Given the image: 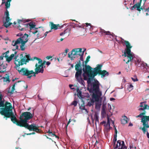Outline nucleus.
<instances>
[{"mask_svg": "<svg viewBox=\"0 0 149 149\" xmlns=\"http://www.w3.org/2000/svg\"><path fill=\"white\" fill-rule=\"evenodd\" d=\"M85 26H86V29L87 30H91L92 28V26L90 23H86L85 24Z\"/></svg>", "mask_w": 149, "mask_h": 149, "instance_id": "34", "label": "nucleus"}, {"mask_svg": "<svg viewBox=\"0 0 149 149\" xmlns=\"http://www.w3.org/2000/svg\"><path fill=\"white\" fill-rule=\"evenodd\" d=\"M141 61L139 59H136V60H134V63L135 65L136 66H138V64L141 63Z\"/></svg>", "mask_w": 149, "mask_h": 149, "instance_id": "38", "label": "nucleus"}, {"mask_svg": "<svg viewBox=\"0 0 149 149\" xmlns=\"http://www.w3.org/2000/svg\"><path fill=\"white\" fill-rule=\"evenodd\" d=\"M149 121V116H143L141 119V122L143 123V127L142 128H140V129L142 130L144 134H145L146 132V128H149V125L148 122Z\"/></svg>", "mask_w": 149, "mask_h": 149, "instance_id": "12", "label": "nucleus"}, {"mask_svg": "<svg viewBox=\"0 0 149 149\" xmlns=\"http://www.w3.org/2000/svg\"><path fill=\"white\" fill-rule=\"evenodd\" d=\"M33 116V113H31L29 112H23L20 116L19 119L23 125H24L28 123V120L32 118Z\"/></svg>", "mask_w": 149, "mask_h": 149, "instance_id": "6", "label": "nucleus"}, {"mask_svg": "<svg viewBox=\"0 0 149 149\" xmlns=\"http://www.w3.org/2000/svg\"><path fill=\"white\" fill-rule=\"evenodd\" d=\"M20 44L19 42L18 39L16 40V41H13L12 42V45L13 46L15 47L16 49H18L19 47L17 45V44Z\"/></svg>", "mask_w": 149, "mask_h": 149, "instance_id": "24", "label": "nucleus"}, {"mask_svg": "<svg viewBox=\"0 0 149 149\" xmlns=\"http://www.w3.org/2000/svg\"><path fill=\"white\" fill-rule=\"evenodd\" d=\"M20 48L21 50L23 51L25 50V47L24 46L20 45Z\"/></svg>", "mask_w": 149, "mask_h": 149, "instance_id": "53", "label": "nucleus"}, {"mask_svg": "<svg viewBox=\"0 0 149 149\" xmlns=\"http://www.w3.org/2000/svg\"><path fill=\"white\" fill-rule=\"evenodd\" d=\"M37 29H31L29 30V31L30 32H32V33L34 34H35L38 32V31L37 30Z\"/></svg>", "mask_w": 149, "mask_h": 149, "instance_id": "36", "label": "nucleus"}, {"mask_svg": "<svg viewBox=\"0 0 149 149\" xmlns=\"http://www.w3.org/2000/svg\"><path fill=\"white\" fill-rule=\"evenodd\" d=\"M6 76L5 77H3V81L6 82L8 81V82H10V79H9V75L6 74Z\"/></svg>", "mask_w": 149, "mask_h": 149, "instance_id": "33", "label": "nucleus"}, {"mask_svg": "<svg viewBox=\"0 0 149 149\" xmlns=\"http://www.w3.org/2000/svg\"><path fill=\"white\" fill-rule=\"evenodd\" d=\"M115 148H118V149H127V147L125 145L124 142L123 141L119 140L117 141V144Z\"/></svg>", "mask_w": 149, "mask_h": 149, "instance_id": "15", "label": "nucleus"}, {"mask_svg": "<svg viewBox=\"0 0 149 149\" xmlns=\"http://www.w3.org/2000/svg\"><path fill=\"white\" fill-rule=\"evenodd\" d=\"M67 54L65 53V52H64L63 53H62L61 54H60L58 55L59 56H61L62 57H63L64 56H65L67 55Z\"/></svg>", "mask_w": 149, "mask_h": 149, "instance_id": "42", "label": "nucleus"}, {"mask_svg": "<svg viewBox=\"0 0 149 149\" xmlns=\"http://www.w3.org/2000/svg\"><path fill=\"white\" fill-rule=\"evenodd\" d=\"M79 108L82 110H85L87 111V110L85 108L84 101H83V104L80 106Z\"/></svg>", "mask_w": 149, "mask_h": 149, "instance_id": "40", "label": "nucleus"}, {"mask_svg": "<svg viewBox=\"0 0 149 149\" xmlns=\"http://www.w3.org/2000/svg\"><path fill=\"white\" fill-rule=\"evenodd\" d=\"M105 33V35H110V34H111V33L109 31H106Z\"/></svg>", "mask_w": 149, "mask_h": 149, "instance_id": "57", "label": "nucleus"}, {"mask_svg": "<svg viewBox=\"0 0 149 149\" xmlns=\"http://www.w3.org/2000/svg\"><path fill=\"white\" fill-rule=\"evenodd\" d=\"M141 3L140 2H139L135 4L133 6L131 7V9L132 10H133L134 9L136 8L137 10L139 11H140V7L141 6Z\"/></svg>", "mask_w": 149, "mask_h": 149, "instance_id": "20", "label": "nucleus"}, {"mask_svg": "<svg viewBox=\"0 0 149 149\" xmlns=\"http://www.w3.org/2000/svg\"><path fill=\"white\" fill-rule=\"evenodd\" d=\"M143 12H146V11H148V8H144V10H143Z\"/></svg>", "mask_w": 149, "mask_h": 149, "instance_id": "60", "label": "nucleus"}, {"mask_svg": "<svg viewBox=\"0 0 149 149\" xmlns=\"http://www.w3.org/2000/svg\"><path fill=\"white\" fill-rule=\"evenodd\" d=\"M132 47V46H130L127 43L126 45V53L127 55L126 54V53H124L125 56H127L129 59L127 62H126V63H128L130 61H133V57L132 54L131 53V49Z\"/></svg>", "mask_w": 149, "mask_h": 149, "instance_id": "10", "label": "nucleus"}, {"mask_svg": "<svg viewBox=\"0 0 149 149\" xmlns=\"http://www.w3.org/2000/svg\"><path fill=\"white\" fill-rule=\"evenodd\" d=\"M46 65H49L51 63L49 61L46 62Z\"/></svg>", "mask_w": 149, "mask_h": 149, "instance_id": "62", "label": "nucleus"}, {"mask_svg": "<svg viewBox=\"0 0 149 149\" xmlns=\"http://www.w3.org/2000/svg\"><path fill=\"white\" fill-rule=\"evenodd\" d=\"M22 127L27 128L30 131L33 130L38 133L40 132V130L38 129V127L36 126L35 124L33 123L31 125H29L27 123L24 125H23Z\"/></svg>", "mask_w": 149, "mask_h": 149, "instance_id": "13", "label": "nucleus"}, {"mask_svg": "<svg viewBox=\"0 0 149 149\" xmlns=\"http://www.w3.org/2000/svg\"><path fill=\"white\" fill-rule=\"evenodd\" d=\"M53 57L52 56H48L46 57V58L48 60H49L51 58H52Z\"/></svg>", "mask_w": 149, "mask_h": 149, "instance_id": "58", "label": "nucleus"}, {"mask_svg": "<svg viewBox=\"0 0 149 149\" xmlns=\"http://www.w3.org/2000/svg\"><path fill=\"white\" fill-rule=\"evenodd\" d=\"M114 100H115V99L111 97L110 98V101H113Z\"/></svg>", "mask_w": 149, "mask_h": 149, "instance_id": "63", "label": "nucleus"}, {"mask_svg": "<svg viewBox=\"0 0 149 149\" xmlns=\"http://www.w3.org/2000/svg\"><path fill=\"white\" fill-rule=\"evenodd\" d=\"M90 58V56H88L86 58V60L85 61V65H87V63L89 61V59Z\"/></svg>", "mask_w": 149, "mask_h": 149, "instance_id": "47", "label": "nucleus"}, {"mask_svg": "<svg viewBox=\"0 0 149 149\" xmlns=\"http://www.w3.org/2000/svg\"><path fill=\"white\" fill-rule=\"evenodd\" d=\"M14 63L15 65V68L18 71L19 74L23 76H26L27 78L31 79L33 75H31L33 74L34 72L33 70H29L27 68H20L19 66L26 64V63L29 62L30 60H32L29 54L25 55L23 56L22 54L20 55L19 56L18 55L15 56L14 57Z\"/></svg>", "mask_w": 149, "mask_h": 149, "instance_id": "1", "label": "nucleus"}, {"mask_svg": "<svg viewBox=\"0 0 149 149\" xmlns=\"http://www.w3.org/2000/svg\"><path fill=\"white\" fill-rule=\"evenodd\" d=\"M95 80V82L92 83V87L90 88H88V90L90 93H101L99 91V82L97 80Z\"/></svg>", "mask_w": 149, "mask_h": 149, "instance_id": "8", "label": "nucleus"}, {"mask_svg": "<svg viewBox=\"0 0 149 149\" xmlns=\"http://www.w3.org/2000/svg\"><path fill=\"white\" fill-rule=\"evenodd\" d=\"M107 126H110V120H109V118L108 117V118H107Z\"/></svg>", "mask_w": 149, "mask_h": 149, "instance_id": "52", "label": "nucleus"}, {"mask_svg": "<svg viewBox=\"0 0 149 149\" xmlns=\"http://www.w3.org/2000/svg\"><path fill=\"white\" fill-rule=\"evenodd\" d=\"M27 24H29V23H27L25 24H23L25 26L24 27L25 28H24V30H28L29 31V26H27Z\"/></svg>", "mask_w": 149, "mask_h": 149, "instance_id": "43", "label": "nucleus"}, {"mask_svg": "<svg viewBox=\"0 0 149 149\" xmlns=\"http://www.w3.org/2000/svg\"><path fill=\"white\" fill-rule=\"evenodd\" d=\"M84 50L82 54L79 56H80V60L82 61H83V56L84 54Z\"/></svg>", "mask_w": 149, "mask_h": 149, "instance_id": "49", "label": "nucleus"}, {"mask_svg": "<svg viewBox=\"0 0 149 149\" xmlns=\"http://www.w3.org/2000/svg\"><path fill=\"white\" fill-rule=\"evenodd\" d=\"M94 101L93 100L91 99H90V101H89L86 106L89 107H91V106H93L94 104Z\"/></svg>", "mask_w": 149, "mask_h": 149, "instance_id": "32", "label": "nucleus"}, {"mask_svg": "<svg viewBox=\"0 0 149 149\" xmlns=\"http://www.w3.org/2000/svg\"><path fill=\"white\" fill-rule=\"evenodd\" d=\"M101 102H95V109L97 110L100 109L101 106Z\"/></svg>", "mask_w": 149, "mask_h": 149, "instance_id": "27", "label": "nucleus"}, {"mask_svg": "<svg viewBox=\"0 0 149 149\" xmlns=\"http://www.w3.org/2000/svg\"><path fill=\"white\" fill-rule=\"evenodd\" d=\"M2 95L1 94H0V113L2 115V112L4 111V109L6 107L12 108L11 104L8 102H6L5 104L4 103V101L2 100Z\"/></svg>", "mask_w": 149, "mask_h": 149, "instance_id": "11", "label": "nucleus"}, {"mask_svg": "<svg viewBox=\"0 0 149 149\" xmlns=\"http://www.w3.org/2000/svg\"><path fill=\"white\" fill-rule=\"evenodd\" d=\"M83 52L82 51V49L81 48H76V57H78L82 54Z\"/></svg>", "mask_w": 149, "mask_h": 149, "instance_id": "21", "label": "nucleus"}, {"mask_svg": "<svg viewBox=\"0 0 149 149\" xmlns=\"http://www.w3.org/2000/svg\"><path fill=\"white\" fill-rule=\"evenodd\" d=\"M74 95H77V96L80 99H81L82 100H83L84 97H83V96L82 95V94H74Z\"/></svg>", "mask_w": 149, "mask_h": 149, "instance_id": "41", "label": "nucleus"}, {"mask_svg": "<svg viewBox=\"0 0 149 149\" xmlns=\"http://www.w3.org/2000/svg\"><path fill=\"white\" fill-rule=\"evenodd\" d=\"M68 57L70 58L71 60L74 59L76 57V49H73L68 54Z\"/></svg>", "mask_w": 149, "mask_h": 149, "instance_id": "17", "label": "nucleus"}, {"mask_svg": "<svg viewBox=\"0 0 149 149\" xmlns=\"http://www.w3.org/2000/svg\"><path fill=\"white\" fill-rule=\"evenodd\" d=\"M75 70L77 71L75 73V77L79 83L83 84L84 81L81 77L82 69L80 60L75 65Z\"/></svg>", "mask_w": 149, "mask_h": 149, "instance_id": "4", "label": "nucleus"}, {"mask_svg": "<svg viewBox=\"0 0 149 149\" xmlns=\"http://www.w3.org/2000/svg\"><path fill=\"white\" fill-rule=\"evenodd\" d=\"M133 86L132 84H130L128 85L127 88L128 90L129 91H130L133 89Z\"/></svg>", "mask_w": 149, "mask_h": 149, "instance_id": "37", "label": "nucleus"}, {"mask_svg": "<svg viewBox=\"0 0 149 149\" xmlns=\"http://www.w3.org/2000/svg\"><path fill=\"white\" fill-rule=\"evenodd\" d=\"M22 23H24V22L22 20L18 19V23L19 24V25L18 26V28L19 30L21 31L24 30V29L23 28H22L21 26L20 25V24H22Z\"/></svg>", "mask_w": 149, "mask_h": 149, "instance_id": "25", "label": "nucleus"}, {"mask_svg": "<svg viewBox=\"0 0 149 149\" xmlns=\"http://www.w3.org/2000/svg\"><path fill=\"white\" fill-rule=\"evenodd\" d=\"M113 127H114V130H115V134L117 135V131L116 130V129L114 125Z\"/></svg>", "mask_w": 149, "mask_h": 149, "instance_id": "56", "label": "nucleus"}, {"mask_svg": "<svg viewBox=\"0 0 149 149\" xmlns=\"http://www.w3.org/2000/svg\"><path fill=\"white\" fill-rule=\"evenodd\" d=\"M16 84L17 82H16L13 85L11 90H10V88H9L8 90V93H13L14 91L15 90V85Z\"/></svg>", "mask_w": 149, "mask_h": 149, "instance_id": "28", "label": "nucleus"}, {"mask_svg": "<svg viewBox=\"0 0 149 149\" xmlns=\"http://www.w3.org/2000/svg\"><path fill=\"white\" fill-rule=\"evenodd\" d=\"M77 102L75 101L74 100L71 103V105H74V107H76L77 106Z\"/></svg>", "mask_w": 149, "mask_h": 149, "instance_id": "46", "label": "nucleus"}, {"mask_svg": "<svg viewBox=\"0 0 149 149\" xmlns=\"http://www.w3.org/2000/svg\"><path fill=\"white\" fill-rule=\"evenodd\" d=\"M121 42L124 45H123V43H124L126 47V45H127V43L130 46H131L130 45V43L128 41L124 40V39L122 38H121Z\"/></svg>", "mask_w": 149, "mask_h": 149, "instance_id": "30", "label": "nucleus"}, {"mask_svg": "<svg viewBox=\"0 0 149 149\" xmlns=\"http://www.w3.org/2000/svg\"><path fill=\"white\" fill-rule=\"evenodd\" d=\"M146 102H141L140 103V105L138 107V110L139 111L143 110V112L140 113L139 115L136 116V117H139L142 118L144 115L146 114V111H145L146 109H149V106L146 104Z\"/></svg>", "mask_w": 149, "mask_h": 149, "instance_id": "9", "label": "nucleus"}, {"mask_svg": "<svg viewBox=\"0 0 149 149\" xmlns=\"http://www.w3.org/2000/svg\"><path fill=\"white\" fill-rule=\"evenodd\" d=\"M10 3H9L8 2V0H7V1L5 3V6L6 8H8L10 7Z\"/></svg>", "mask_w": 149, "mask_h": 149, "instance_id": "45", "label": "nucleus"}, {"mask_svg": "<svg viewBox=\"0 0 149 149\" xmlns=\"http://www.w3.org/2000/svg\"><path fill=\"white\" fill-rule=\"evenodd\" d=\"M49 24L50 26L51 27V30L52 29L56 30L58 29V27H60V26L59 24H54L52 22H49Z\"/></svg>", "mask_w": 149, "mask_h": 149, "instance_id": "19", "label": "nucleus"}, {"mask_svg": "<svg viewBox=\"0 0 149 149\" xmlns=\"http://www.w3.org/2000/svg\"><path fill=\"white\" fill-rule=\"evenodd\" d=\"M61 59V60H62V58L61 56H59V58H58L57 60L59 62V59Z\"/></svg>", "mask_w": 149, "mask_h": 149, "instance_id": "61", "label": "nucleus"}, {"mask_svg": "<svg viewBox=\"0 0 149 149\" xmlns=\"http://www.w3.org/2000/svg\"><path fill=\"white\" fill-rule=\"evenodd\" d=\"M72 121H74V122H75V120H71L70 119L69 120V121H68V123H67V125H66L65 126V127L66 128H67V127L68 126V125L69 124V123H70V122Z\"/></svg>", "mask_w": 149, "mask_h": 149, "instance_id": "50", "label": "nucleus"}, {"mask_svg": "<svg viewBox=\"0 0 149 149\" xmlns=\"http://www.w3.org/2000/svg\"><path fill=\"white\" fill-rule=\"evenodd\" d=\"M100 33H105L106 31L103 29H102L101 28H100Z\"/></svg>", "mask_w": 149, "mask_h": 149, "instance_id": "54", "label": "nucleus"}, {"mask_svg": "<svg viewBox=\"0 0 149 149\" xmlns=\"http://www.w3.org/2000/svg\"><path fill=\"white\" fill-rule=\"evenodd\" d=\"M67 33H68L67 36H69V33L68 30L67 29H65L63 32L61 33L60 34V35L61 36H62Z\"/></svg>", "mask_w": 149, "mask_h": 149, "instance_id": "35", "label": "nucleus"}, {"mask_svg": "<svg viewBox=\"0 0 149 149\" xmlns=\"http://www.w3.org/2000/svg\"><path fill=\"white\" fill-rule=\"evenodd\" d=\"M4 111L2 113V115L4 116L3 118H6V119L7 120V118H10L11 121L14 124L20 127H22L23 125L20 122V120L18 121L16 116L14 115V113L13 112V108L6 107L4 109Z\"/></svg>", "mask_w": 149, "mask_h": 149, "instance_id": "3", "label": "nucleus"}, {"mask_svg": "<svg viewBox=\"0 0 149 149\" xmlns=\"http://www.w3.org/2000/svg\"><path fill=\"white\" fill-rule=\"evenodd\" d=\"M117 135H114L113 139V143L114 144V145H115L116 144V143L117 140Z\"/></svg>", "mask_w": 149, "mask_h": 149, "instance_id": "44", "label": "nucleus"}, {"mask_svg": "<svg viewBox=\"0 0 149 149\" xmlns=\"http://www.w3.org/2000/svg\"><path fill=\"white\" fill-rule=\"evenodd\" d=\"M127 118L126 116H124L122 117V119H121V123L123 124H125L127 122Z\"/></svg>", "mask_w": 149, "mask_h": 149, "instance_id": "26", "label": "nucleus"}, {"mask_svg": "<svg viewBox=\"0 0 149 149\" xmlns=\"http://www.w3.org/2000/svg\"><path fill=\"white\" fill-rule=\"evenodd\" d=\"M28 34L25 33L23 36L18 38V39L20 43L21 42L24 41H26L27 42L28 40Z\"/></svg>", "mask_w": 149, "mask_h": 149, "instance_id": "18", "label": "nucleus"}, {"mask_svg": "<svg viewBox=\"0 0 149 149\" xmlns=\"http://www.w3.org/2000/svg\"><path fill=\"white\" fill-rule=\"evenodd\" d=\"M83 68L82 70L84 73L82 74L84 80H87L88 84H91L92 80L96 75L94 76L95 74L93 68L89 65H84V62H83Z\"/></svg>", "mask_w": 149, "mask_h": 149, "instance_id": "2", "label": "nucleus"}, {"mask_svg": "<svg viewBox=\"0 0 149 149\" xmlns=\"http://www.w3.org/2000/svg\"><path fill=\"white\" fill-rule=\"evenodd\" d=\"M14 56V54H11L10 56L8 55L5 54V58H6V61L8 63L10 62L13 59V57Z\"/></svg>", "mask_w": 149, "mask_h": 149, "instance_id": "23", "label": "nucleus"}, {"mask_svg": "<svg viewBox=\"0 0 149 149\" xmlns=\"http://www.w3.org/2000/svg\"><path fill=\"white\" fill-rule=\"evenodd\" d=\"M6 67L3 64L0 65V70L1 72H4L6 71Z\"/></svg>", "mask_w": 149, "mask_h": 149, "instance_id": "29", "label": "nucleus"}, {"mask_svg": "<svg viewBox=\"0 0 149 149\" xmlns=\"http://www.w3.org/2000/svg\"><path fill=\"white\" fill-rule=\"evenodd\" d=\"M69 86L70 89L73 90L74 91L75 90H76L77 92V93H81V92L79 90L78 87H76L75 88V86H74L73 85L71 84H70L69 85Z\"/></svg>", "mask_w": 149, "mask_h": 149, "instance_id": "22", "label": "nucleus"}, {"mask_svg": "<svg viewBox=\"0 0 149 149\" xmlns=\"http://www.w3.org/2000/svg\"><path fill=\"white\" fill-rule=\"evenodd\" d=\"M36 59L38 61V63L40 64L38 65L37 63H36L35 65V72L33 73V76L35 77L36 76V74H37L39 73H42L44 72V67L43 65L45 63V61H44L43 63H42V60L40 58H38L37 57H34V59Z\"/></svg>", "mask_w": 149, "mask_h": 149, "instance_id": "5", "label": "nucleus"}, {"mask_svg": "<svg viewBox=\"0 0 149 149\" xmlns=\"http://www.w3.org/2000/svg\"><path fill=\"white\" fill-rule=\"evenodd\" d=\"M102 65H97L95 68H93L95 74V75H97V74L101 75V77H103L106 75L108 76L109 74V72L107 71L104 70H102L101 69Z\"/></svg>", "mask_w": 149, "mask_h": 149, "instance_id": "7", "label": "nucleus"}, {"mask_svg": "<svg viewBox=\"0 0 149 149\" xmlns=\"http://www.w3.org/2000/svg\"><path fill=\"white\" fill-rule=\"evenodd\" d=\"M5 15H6V22H3V25L6 28H7L9 26H10L12 24V23L11 22H8L9 21L11 20V19H10L9 17V12L7 10H6V11L5 12Z\"/></svg>", "mask_w": 149, "mask_h": 149, "instance_id": "14", "label": "nucleus"}, {"mask_svg": "<svg viewBox=\"0 0 149 149\" xmlns=\"http://www.w3.org/2000/svg\"><path fill=\"white\" fill-rule=\"evenodd\" d=\"M27 26H29V30L31 29H38V28H35V25L33 23L31 22L29 23V24H27Z\"/></svg>", "mask_w": 149, "mask_h": 149, "instance_id": "31", "label": "nucleus"}, {"mask_svg": "<svg viewBox=\"0 0 149 149\" xmlns=\"http://www.w3.org/2000/svg\"><path fill=\"white\" fill-rule=\"evenodd\" d=\"M131 78L132 80L134 81H138V79L137 78L134 79V78L132 77Z\"/></svg>", "mask_w": 149, "mask_h": 149, "instance_id": "59", "label": "nucleus"}, {"mask_svg": "<svg viewBox=\"0 0 149 149\" xmlns=\"http://www.w3.org/2000/svg\"><path fill=\"white\" fill-rule=\"evenodd\" d=\"M101 95L102 94H92V98L91 99L94 100V102H98Z\"/></svg>", "mask_w": 149, "mask_h": 149, "instance_id": "16", "label": "nucleus"}, {"mask_svg": "<svg viewBox=\"0 0 149 149\" xmlns=\"http://www.w3.org/2000/svg\"><path fill=\"white\" fill-rule=\"evenodd\" d=\"M141 65L143 66L144 67L146 65L147 66V64L145 63H143L141 61V63H140Z\"/></svg>", "mask_w": 149, "mask_h": 149, "instance_id": "51", "label": "nucleus"}, {"mask_svg": "<svg viewBox=\"0 0 149 149\" xmlns=\"http://www.w3.org/2000/svg\"><path fill=\"white\" fill-rule=\"evenodd\" d=\"M94 117L95 119V120L96 121H98V116L96 113H95L94 114Z\"/></svg>", "mask_w": 149, "mask_h": 149, "instance_id": "48", "label": "nucleus"}, {"mask_svg": "<svg viewBox=\"0 0 149 149\" xmlns=\"http://www.w3.org/2000/svg\"><path fill=\"white\" fill-rule=\"evenodd\" d=\"M26 42V41L21 42L20 44L21 43V45H20L24 46L25 45Z\"/></svg>", "mask_w": 149, "mask_h": 149, "instance_id": "55", "label": "nucleus"}, {"mask_svg": "<svg viewBox=\"0 0 149 149\" xmlns=\"http://www.w3.org/2000/svg\"><path fill=\"white\" fill-rule=\"evenodd\" d=\"M49 133V135L52 136H54V135L55 132H54L53 133L52 132H51L50 130L49 129L48 131L47 132Z\"/></svg>", "mask_w": 149, "mask_h": 149, "instance_id": "39", "label": "nucleus"}, {"mask_svg": "<svg viewBox=\"0 0 149 149\" xmlns=\"http://www.w3.org/2000/svg\"><path fill=\"white\" fill-rule=\"evenodd\" d=\"M147 137L148 138H149V133L147 131Z\"/></svg>", "mask_w": 149, "mask_h": 149, "instance_id": "64", "label": "nucleus"}]
</instances>
